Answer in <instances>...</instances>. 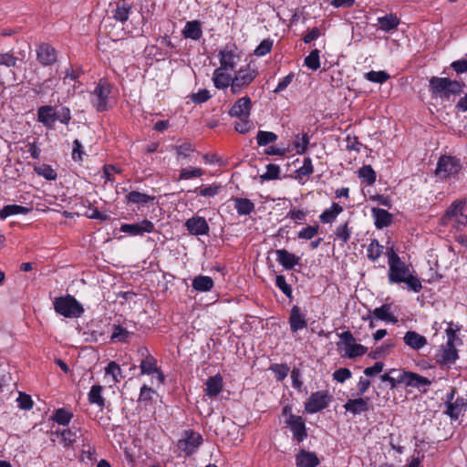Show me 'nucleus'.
Wrapping results in <instances>:
<instances>
[{
    "label": "nucleus",
    "instance_id": "1",
    "mask_svg": "<svg viewBox=\"0 0 467 467\" xmlns=\"http://www.w3.org/2000/svg\"><path fill=\"white\" fill-rule=\"evenodd\" d=\"M464 86L463 82L451 80L449 78L431 77L429 81L432 97L445 99H450L451 96L460 95Z\"/></svg>",
    "mask_w": 467,
    "mask_h": 467
},
{
    "label": "nucleus",
    "instance_id": "2",
    "mask_svg": "<svg viewBox=\"0 0 467 467\" xmlns=\"http://www.w3.org/2000/svg\"><path fill=\"white\" fill-rule=\"evenodd\" d=\"M53 305L57 314L67 318L79 317L84 313L82 305L70 295L56 297Z\"/></svg>",
    "mask_w": 467,
    "mask_h": 467
},
{
    "label": "nucleus",
    "instance_id": "3",
    "mask_svg": "<svg viewBox=\"0 0 467 467\" xmlns=\"http://www.w3.org/2000/svg\"><path fill=\"white\" fill-rule=\"evenodd\" d=\"M461 170L462 164L460 159L454 156L442 155L438 161L435 175L441 180H446L451 176L457 175Z\"/></svg>",
    "mask_w": 467,
    "mask_h": 467
},
{
    "label": "nucleus",
    "instance_id": "4",
    "mask_svg": "<svg viewBox=\"0 0 467 467\" xmlns=\"http://www.w3.org/2000/svg\"><path fill=\"white\" fill-rule=\"evenodd\" d=\"M389 257V280L390 283L400 284L410 274L409 268L401 262L400 256L394 252L393 248L388 251Z\"/></svg>",
    "mask_w": 467,
    "mask_h": 467
},
{
    "label": "nucleus",
    "instance_id": "5",
    "mask_svg": "<svg viewBox=\"0 0 467 467\" xmlns=\"http://www.w3.org/2000/svg\"><path fill=\"white\" fill-rule=\"evenodd\" d=\"M110 92L111 85L107 80L100 79L91 93V102L97 111L108 110V99Z\"/></svg>",
    "mask_w": 467,
    "mask_h": 467
},
{
    "label": "nucleus",
    "instance_id": "6",
    "mask_svg": "<svg viewBox=\"0 0 467 467\" xmlns=\"http://www.w3.org/2000/svg\"><path fill=\"white\" fill-rule=\"evenodd\" d=\"M333 397L328 390H319L311 393L305 403V410L309 414L319 412L329 406Z\"/></svg>",
    "mask_w": 467,
    "mask_h": 467
},
{
    "label": "nucleus",
    "instance_id": "7",
    "mask_svg": "<svg viewBox=\"0 0 467 467\" xmlns=\"http://www.w3.org/2000/svg\"><path fill=\"white\" fill-rule=\"evenodd\" d=\"M441 220L443 224H447L449 221L454 220L459 225L464 226L467 223L466 201L458 200L453 202L447 209Z\"/></svg>",
    "mask_w": 467,
    "mask_h": 467
},
{
    "label": "nucleus",
    "instance_id": "8",
    "mask_svg": "<svg viewBox=\"0 0 467 467\" xmlns=\"http://www.w3.org/2000/svg\"><path fill=\"white\" fill-rule=\"evenodd\" d=\"M202 443V437L200 433L192 430H186L178 441L177 446L186 455L190 456L197 451Z\"/></svg>",
    "mask_w": 467,
    "mask_h": 467
},
{
    "label": "nucleus",
    "instance_id": "9",
    "mask_svg": "<svg viewBox=\"0 0 467 467\" xmlns=\"http://www.w3.org/2000/svg\"><path fill=\"white\" fill-rule=\"evenodd\" d=\"M456 389L453 388L447 395L445 401V414L451 419L457 420L467 408V400L463 397L454 399Z\"/></svg>",
    "mask_w": 467,
    "mask_h": 467
},
{
    "label": "nucleus",
    "instance_id": "10",
    "mask_svg": "<svg viewBox=\"0 0 467 467\" xmlns=\"http://www.w3.org/2000/svg\"><path fill=\"white\" fill-rule=\"evenodd\" d=\"M256 71L249 68H240L232 78V93L239 94L244 88L248 87L256 78Z\"/></svg>",
    "mask_w": 467,
    "mask_h": 467
},
{
    "label": "nucleus",
    "instance_id": "11",
    "mask_svg": "<svg viewBox=\"0 0 467 467\" xmlns=\"http://www.w3.org/2000/svg\"><path fill=\"white\" fill-rule=\"evenodd\" d=\"M285 423L290 428L294 440L297 442H302L307 437L306 423L301 416L290 413Z\"/></svg>",
    "mask_w": 467,
    "mask_h": 467
},
{
    "label": "nucleus",
    "instance_id": "12",
    "mask_svg": "<svg viewBox=\"0 0 467 467\" xmlns=\"http://www.w3.org/2000/svg\"><path fill=\"white\" fill-rule=\"evenodd\" d=\"M155 230L154 223L148 219H144L137 223H124L120 226L119 231L130 235H142L145 233L150 234Z\"/></svg>",
    "mask_w": 467,
    "mask_h": 467
},
{
    "label": "nucleus",
    "instance_id": "13",
    "mask_svg": "<svg viewBox=\"0 0 467 467\" xmlns=\"http://www.w3.org/2000/svg\"><path fill=\"white\" fill-rule=\"evenodd\" d=\"M184 226L192 235H208L209 224L204 217L192 216L185 221Z\"/></svg>",
    "mask_w": 467,
    "mask_h": 467
},
{
    "label": "nucleus",
    "instance_id": "14",
    "mask_svg": "<svg viewBox=\"0 0 467 467\" xmlns=\"http://www.w3.org/2000/svg\"><path fill=\"white\" fill-rule=\"evenodd\" d=\"M459 358L458 350L454 343L446 342L436 355V361L441 365H451Z\"/></svg>",
    "mask_w": 467,
    "mask_h": 467
},
{
    "label": "nucleus",
    "instance_id": "15",
    "mask_svg": "<svg viewBox=\"0 0 467 467\" xmlns=\"http://www.w3.org/2000/svg\"><path fill=\"white\" fill-rule=\"evenodd\" d=\"M252 109V101L248 96L237 99L229 109V115L235 118L248 119Z\"/></svg>",
    "mask_w": 467,
    "mask_h": 467
},
{
    "label": "nucleus",
    "instance_id": "16",
    "mask_svg": "<svg viewBox=\"0 0 467 467\" xmlns=\"http://www.w3.org/2000/svg\"><path fill=\"white\" fill-rule=\"evenodd\" d=\"M400 380H403V384H405L407 387L417 389L429 387L431 384V381L428 378L419 375L415 372L405 370L400 375Z\"/></svg>",
    "mask_w": 467,
    "mask_h": 467
},
{
    "label": "nucleus",
    "instance_id": "17",
    "mask_svg": "<svg viewBox=\"0 0 467 467\" xmlns=\"http://www.w3.org/2000/svg\"><path fill=\"white\" fill-rule=\"evenodd\" d=\"M288 322L290 330L294 333L306 327L307 320L306 314L303 312L300 306L296 305L291 308Z\"/></svg>",
    "mask_w": 467,
    "mask_h": 467
},
{
    "label": "nucleus",
    "instance_id": "18",
    "mask_svg": "<svg viewBox=\"0 0 467 467\" xmlns=\"http://www.w3.org/2000/svg\"><path fill=\"white\" fill-rule=\"evenodd\" d=\"M36 57L43 66H51L57 62L56 49L48 44L43 43L36 49Z\"/></svg>",
    "mask_w": 467,
    "mask_h": 467
},
{
    "label": "nucleus",
    "instance_id": "19",
    "mask_svg": "<svg viewBox=\"0 0 467 467\" xmlns=\"http://www.w3.org/2000/svg\"><path fill=\"white\" fill-rule=\"evenodd\" d=\"M344 409L353 415L368 412L370 410L368 398L349 399L343 405Z\"/></svg>",
    "mask_w": 467,
    "mask_h": 467
},
{
    "label": "nucleus",
    "instance_id": "20",
    "mask_svg": "<svg viewBox=\"0 0 467 467\" xmlns=\"http://www.w3.org/2000/svg\"><path fill=\"white\" fill-rule=\"evenodd\" d=\"M276 261L285 269L291 270L299 264L300 258L285 249H277L275 251Z\"/></svg>",
    "mask_w": 467,
    "mask_h": 467
},
{
    "label": "nucleus",
    "instance_id": "21",
    "mask_svg": "<svg viewBox=\"0 0 467 467\" xmlns=\"http://www.w3.org/2000/svg\"><path fill=\"white\" fill-rule=\"evenodd\" d=\"M37 121L47 129H53L55 126V118L53 106L44 105L37 109Z\"/></svg>",
    "mask_w": 467,
    "mask_h": 467
},
{
    "label": "nucleus",
    "instance_id": "22",
    "mask_svg": "<svg viewBox=\"0 0 467 467\" xmlns=\"http://www.w3.org/2000/svg\"><path fill=\"white\" fill-rule=\"evenodd\" d=\"M403 340L408 347L414 350H420L427 345L426 337L412 330L405 333Z\"/></svg>",
    "mask_w": 467,
    "mask_h": 467
},
{
    "label": "nucleus",
    "instance_id": "23",
    "mask_svg": "<svg viewBox=\"0 0 467 467\" xmlns=\"http://www.w3.org/2000/svg\"><path fill=\"white\" fill-rule=\"evenodd\" d=\"M297 467H317L319 464V459L315 452L300 450L296 457Z\"/></svg>",
    "mask_w": 467,
    "mask_h": 467
},
{
    "label": "nucleus",
    "instance_id": "24",
    "mask_svg": "<svg viewBox=\"0 0 467 467\" xmlns=\"http://www.w3.org/2000/svg\"><path fill=\"white\" fill-rule=\"evenodd\" d=\"M218 57L220 60V68L225 71L234 69L237 56L233 50L223 49L219 52Z\"/></svg>",
    "mask_w": 467,
    "mask_h": 467
},
{
    "label": "nucleus",
    "instance_id": "25",
    "mask_svg": "<svg viewBox=\"0 0 467 467\" xmlns=\"http://www.w3.org/2000/svg\"><path fill=\"white\" fill-rule=\"evenodd\" d=\"M185 38L199 40L202 36V24L199 20L188 21L182 30Z\"/></svg>",
    "mask_w": 467,
    "mask_h": 467
},
{
    "label": "nucleus",
    "instance_id": "26",
    "mask_svg": "<svg viewBox=\"0 0 467 467\" xmlns=\"http://www.w3.org/2000/svg\"><path fill=\"white\" fill-rule=\"evenodd\" d=\"M372 214L375 219V226L378 229H383L392 223V214L384 209L372 208Z\"/></svg>",
    "mask_w": 467,
    "mask_h": 467
},
{
    "label": "nucleus",
    "instance_id": "27",
    "mask_svg": "<svg viewBox=\"0 0 467 467\" xmlns=\"http://www.w3.org/2000/svg\"><path fill=\"white\" fill-rule=\"evenodd\" d=\"M225 70L218 67L213 71V80L218 89H224L230 87L232 88V77L224 72Z\"/></svg>",
    "mask_w": 467,
    "mask_h": 467
},
{
    "label": "nucleus",
    "instance_id": "28",
    "mask_svg": "<svg viewBox=\"0 0 467 467\" xmlns=\"http://www.w3.org/2000/svg\"><path fill=\"white\" fill-rule=\"evenodd\" d=\"M223 189V186L220 183L213 182L208 185H202L200 187L195 188L194 190H189V192H197L199 196L204 198H213L218 195Z\"/></svg>",
    "mask_w": 467,
    "mask_h": 467
},
{
    "label": "nucleus",
    "instance_id": "29",
    "mask_svg": "<svg viewBox=\"0 0 467 467\" xmlns=\"http://www.w3.org/2000/svg\"><path fill=\"white\" fill-rule=\"evenodd\" d=\"M141 355L146 356L145 359H142L140 365L141 374L151 375L158 371L157 360L153 357L150 356L146 348H141Z\"/></svg>",
    "mask_w": 467,
    "mask_h": 467
},
{
    "label": "nucleus",
    "instance_id": "30",
    "mask_svg": "<svg viewBox=\"0 0 467 467\" xmlns=\"http://www.w3.org/2000/svg\"><path fill=\"white\" fill-rule=\"evenodd\" d=\"M192 285L195 291L208 292L213 289L214 282L212 277L200 275L193 278Z\"/></svg>",
    "mask_w": 467,
    "mask_h": 467
},
{
    "label": "nucleus",
    "instance_id": "31",
    "mask_svg": "<svg viewBox=\"0 0 467 467\" xmlns=\"http://www.w3.org/2000/svg\"><path fill=\"white\" fill-rule=\"evenodd\" d=\"M223 389V378L221 375L210 377L206 381L205 393L209 397H216Z\"/></svg>",
    "mask_w": 467,
    "mask_h": 467
},
{
    "label": "nucleus",
    "instance_id": "32",
    "mask_svg": "<svg viewBox=\"0 0 467 467\" xmlns=\"http://www.w3.org/2000/svg\"><path fill=\"white\" fill-rule=\"evenodd\" d=\"M131 5L127 3L125 0H119L116 3V8L114 11L113 17L121 23L126 22L130 14Z\"/></svg>",
    "mask_w": 467,
    "mask_h": 467
},
{
    "label": "nucleus",
    "instance_id": "33",
    "mask_svg": "<svg viewBox=\"0 0 467 467\" xmlns=\"http://www.w3.org/2000/svg\"><path fill=\"white\" fill-rule=\"evenodd\" d=\"M31 211V208L18 205V204H7L0 210V218L5 220L7 217L15 214H27Z\"/></svg>",
    "mask_w": 467,
    "mask_h": 467
},
{
    "label": "nucleus",
    "instance_id": "34",
    "mask_svg": "<svg viewBox=\"0 0 467 467\" xmlns=\"http://www.w3.org/2000/svg\"><path fill=\"white\" fill-rule=\"evenodd\" d=\"M379 28L385 32H389L398 27L400 25V19L396 15L388 14L384 16L378 18Z\"/></svg>",
    "mask_w": 467,
    "mask_h": 467
},
{
    "label": "nucleus",
    "instance_id": "35",
    "mask_svg": "<svg viewBox=\"0 0 467 467\" xmlns=\"http://www.w3.org/2000/svg\"><path fill=\"white\" fill-rule=\"evenodd\" d=\"M390 309L391 307L389 305L384 304L381 306L375 308L373 310V315L379 320L395 324L398 322V318L391 314Z\"/></svg>",
    "mask_w": 467,
    "mask_h": 467
},
{
    "label": "nucleus",
    "instance_id": "36",
    "mask_svg": "<svg viewBox=\"0 0 467 467\" xmlns=\"http://www.w3.org/2000/svg\"><path fill=\"white\" fill-rule=\"evenodd\" d=\"M234 202L239 215H248L254 210V203L247 198H234Z\"/></svg>",
    "mask_w": 467,
    "mask_h": 467
},
{
    "label": "nucleus",
    "instance_id": "37",
    "mask_svg": "<svg viewBox=\"0 0 467 467\" xmlns=\"http://www.w3.org/2000/svg\"><path fill=\"white\" fill-rule=\"evenodd\" d=\"M343 212V208L337 202H333L329 209H326L319 216L323 223H332L337 215Z\"/></svg>",
    "mask_w": 467,
    "mask_h": 467
},
{
    "label": "nucleus",
    "instance_id": "38",
    "mask_svg": "<svg viewBox=\"0 0 467 467\" xmlns=\"http://www.w3.org/2000/svg\"><path fill=\"white\" fill-rule=\"evenodd\" d=\"M78 433L79 430L76 427L63 430L62 431H56V435L61 438V442L64 446H71L78 437Z\"/></svg>",
    "mask_w": 467,
    "mask_h": 467
},
{
    "label": "nucleus",
    "instance_id": "39",
    "mask_svg": "<svg viewBox=\"0 0 467 467\" xmlns=\"http://www.w3.org/2000/svg\"><path fill=\"white\" fill-rule=\"evenodd\" d=\"M103 387L101 385H93L88 394L89 403L96 404L99 408L105 406V399L102 397Z\"/></svg>",
    "mask_w": 467,
    "mask_h": 467
},
{
    "label": "nucleus",
    "instance_id": "40",
    "mask_svg": "<svg viewBox=\"0 0 467 467\" xmlns=\"http://www.w3.org/2000/svg\"><path fill=\"white\" fill-rule=\"evenodd\" d=\"M53 113L55 118V122L59 121L64 125H68L70 122L72 116L71 110L67 106H62L60 108L53 107Z\"/></svg>",
    "mask_w": 467,
    "mask_h": 467
},
{
    "label": "nucleus",
    "instance_id": "41",
    "mask_svg": "<svg viewBox=\"0 0 467 467\" xmlns=\"http://www.w3.org/2000/svg\"><path fill=\"white\" fill-rule=\"evenodd\" d=\"M131 335H133L132 332L128 331L120 325H113V332L111 334L110 340L113 342L125 343L129 340Z\"/></svg>",
    "mask_w": 467,
    "mask_h": 467
},
{
    "label": "nucleus",
    "instance_id": "42",
    "mask_svg": "<svg viewBox=\"0 0 467 467\" xmlns=\"http://www.w3.org/2000/svg\"><path fill=\"white\" fill-rule=\"evenodd\" d=\"M155 199L154 196L148 195L146 193H142L137 191L130 192L128 195H126L127 202L136 203V204H146L150 202H152Z\"/></svg>",
    "mask_w": 467,
    "mask_h": 467
},
{
    "label": "nucleus",
    "instance_id": "43",
    "mask_svg": "<svg viewBox=\"0 0 467 467\" xmlns=\"http://www.w3.org/2000/svg\"><path fill=\"white\" fill-rule=\"evenodd\" d=\"M358 177L363 180L367 185H372L376 182V172L370 165H364L358 171Z\"/></svg>",
    "mask_w": 467,
    "mask_h": 467
},
{
    "label": "nucleus",
    "instance_id": "44",
    "mask_svg": "<svg viewBox=\"0 0 467 467\" xmlns=\"http://www.w3.org/2000/svg\"><path fill=\"white\" fill-rule=\"evenodd\" d=\"M383 246L376 239L371 240L367 249L368 258L375 262L383 253Z\"/></svg>",
    "mask_w": 467,
    "mask_h": 467
},
{
    "label": "nucleus",
    "instance_id": "45",
    "mask_svg": "<svg viewBox=\"0 0 467 467\" xmlns=\"http://www.w3.org/2000/svg\"><path fill=\"white\" fill-rule=\"evenodd\" d=\"M36 174L44 177L46 180L54 181L57 179V174L56 171L48 164H42L34 168Z\"/></svg>",
    "mask_w": 467,
    "mask_h": 467
},
{
    "label": "nucleus",
    "instance_id": "46",
    "mask_svg": "<svg viewBox=\"0 0 467 467\" xmlns=\"http://www.w3.org/2000/svg\"><path fill=\"white\" fill-rule=\"evenodd\" d=\"M319 53L318 49L312 50L309 55L305 57V66L313 71L317 70L320 67Z\"/></svg>",
    "mask_w": 467,
    "mask_h": 467
},
{
    "label": "nucleus",
    "instance_id": "47",
    "mask_svg": "<svg viewBox=\"0 0 467 467\" xmlns=\"http://www.w3.org/2000/svg\"><path fill=\"white\" fill-rule=\"evenodd\" d=\"M368 351V348L361 344L352 343L346 348L345 356L349 358H355L365 355Z\"/></svg>",
    "mask_w": 467,
    "mask_h": 467
},
{
    "label": "nucleus",
    "instance_id": "48",
    "mask_svg": "<svg viewBox=\"0 0 467 467\" xmlns=\"http://www.w3.org/2000/svg\"><path fill=\"white\" fill-rule=\"evenodd\" d=\"M105 374L112 377L113 383H118L122 378L121 368L115 361H110L105 368Z\"/></svg>",
    "mask_w": 467,
    "mask_h": 467
},
{
    "label": "nucleus",
    "instance_id": "49",
    "mask_svg": "<svg viewBox=\"0 0 467 467\" xmlns=\"http://www.w3.org/2000/svg\"><path fill=\"white\" fill-rule=\"evenodd\" d=\"M72 413L65 409H58L52 416V420L60 425L67 426L72 419Z\"/></svg>",
    "mask_w": 467,
    "mask_h": 467
},
{
    "label": "nucleus",
    "instance_id": "50",
    "mask_svg": "<svg viewBox=\"0 0 467 467\" xmlns=\"http://www.w3.org/2000/svg\"><path fill=\"white\" fill-rule=\"evenodd\" d=\"M270 370L275 373L276 380L283 381L287 377L290 368L286 363H282L272 364Z\"/></svg>",
    "mask_w": 467,
    "mask_h": 467
},
{
    "label": "nucleus",
    "instance_id": "51",
    "mask_svg": "<svg viewBox=\"0 0 467 467\" xmlns=\"http://www.w3.org/2000/svg\"><path fill=\"white\" fill-rule=\"evenodd\" d=\"M276 140L277 135L272 131L259 130L256 135V140L259 146H265L275 142Z\"/></svg>",
    "mask_w": 467,
    "mask_h": 467
},
{
    "label": "nucleus",
    "instance_id": "52",
    "mask_svg": "<svg viewBox=\"0 0 467 467\" xmlns=\"http://www.w3.org/2000/svg\"><path fill=\"white\" fill-rule=\"evenodd\" d=\"M202 169L198 167H189L182 169L179 175V180H190L192 178H199L203 175Z\"/></svg>",
    "mask_w": 467,
    "mask_h": 467
},
{
    "label": "nucleus",
    "instance_id": "53",
    "mask_svg": "<svg viewBox=\"0 0 467 467\" xmlns=\"http://www.w3.org/2000/svg\"><path fill=\"white\" fill-rule=\"evenodd\" d=\"M296 177H309L314 172V167L312 164V161L309 157H306L303 161V165L298 168L296 171Z\"/></svg>",
    "mask_w": 467,
    "mask_h": 467
},
{
    "label": "nucleus",
    "instance_id": "54",
    "mask_svg": "<svg viewBox=\"0 0 467 467\" xmlns=\"http://www.w3.org/2000/svg\"><path fill=\"white\" fill-rule=\"evenodd\" d=\"M280 167L276 164L270 163L266 166V172L260 176L262 181H273L279 179Z\"/></svg>",
    "mask_w": 467,
    "mask_h": 467
},
{
    "label": "nucleus",
    "instance_id": "55",
    "mask_svg": "<svg viewBox=\"0 0 467 467\" xmlns=\"http://www.w3.org/2000/svg\"><path fill=\"white\" fill-rule=\"evenodd\" d=\"M365 78L370 82L382 84L389 78V75L385 71L371 70L365 74Z\"/></svg>",
    "mask_w": 467,
    "mask_h": 467
},
{
    "label": "nucleus",
    "instance_id": "56",
    "mask_svg": "<svg viewBox=\"0 0 467 467\" xmlns=\"http://www.w3.org/2000/svg\"><path fill=\"white\" fill-rule=\"evenodd\" d=\"M309 144V136L306 133H304L302 138H299V135L296 136V140L294 141V146L298 154H304Z\"/></svg>",
    "mask_w": 467,
    "mask_h": 467
},
{
    "label": "nucleus",
    "instance_id": "57",
    "mask_svg": "<svg viewBox=\"0 0 467 467\" xmlns=\"http://www.w3.org/2000/svg\"><path fill=\"white\" fill-rule=\"evenodd\" d=\"M273 47V40L270 38L264 39L254 49V55L256 57H263L270 53Z\"/></svg>",
    "mask_w": 467,
    "mask_h": 467
},
{
    "label": "nucleus",
    "instance_id": "58",
    "mask_svg": "<svg viewBox=\"0 0 467 467\" xmlns=\"http://www.w3.org/2000/svg\"><path fill=\"white\" fill-rule=\"evenodd\" d=\"M335 234L343 243H348L351 236V228L348 227V223L346 222L345 223L337 226Z\"/></svg>",
    "mask_w": 467,
    "mask_h": 467
},
{
    "label": "nucleus",
    "instance_id": "59",
    "mask_svg": "<svg viewBox=\"0 0 467 467\" xmlns=\"http://www.w3.org/2000/svg\"><path fill=\"white\" fill-rule=\"evenodd\" d=\"M275 285L290 299H293L292 287L285 281V277L282 275H276Z\"/></svg>",
    "mask_w": 467,
    "mask_h": 467
},
{
    "label": "nucleus",
    "instance_id": "60",
    "mask_svg": "<svg viewBox=\"0 0 467 467\" xmlns=\"http://www.w3.org/2000/svg\"><path fill=\"white\" fill-rule=\"evenodd\" d=\"M319 231V225H308L298 232L297 236L299 239L310 240L317 234Z\"/></svg>",
    "mask_w": 467,
    "mask_h": 467
},
{
    "label": "nucleus",
    "instance_id": "61",
    "mask_svg": "<svg viewBox=\"0 0 467 467\" xmlns=\"http://www.w3.org/2000/svg\"><path fill=\"white\" fill-rule=\"evenodd\" d=\"M402 283H405L408 288L415 293L420 292L422 288L420 279L410 274L404 278Z\"/></svg>",
    "mask_w": 467,
    "mask_h": 467
},
{
    "label": "nucleus",
    "instance_id": "62",
    "mask_svg": "<svg viewBox=\"0 0 467 467\" xmlns=\"http://www.w3.org/2000/svg\"><path fill=\"white\" fill-rule=\"evenodd\" d=\"M17 57L11 53L0 54V66L7 67H15L16 66Z\"/></svg>",
    "mask_w": 467,
    "mask_h": 467
},
{
    "label": "nucleus",
    "instance_id": "63",
    "mask_svg": "<svg viewBox=\"0 0 467 467\" xmlns=\"http://www.w3.org/2000/svg\"><path fill=\"white\" fill-rule=\"evenodd\" d=\"M252 126L253 123L248 119L242 118L235 123L234 130L241 134H245L252 129Z\"/></svg>",
    "mask_w": 467,
    "mask_h": 467
},
{
    "label": "nucleus",
    "instance_id": "64",
    "mask_svg": "<svg viewBox=\"0 0 467 467\" xmlns=\"http://www.w3.org/2000/svg\"><path fill=\"white\" fill-rule=\"evenodd\" d=\"M351 376V371L347 368H338L333 373V379L340 383H343L345 380L350 379Z\"/></svg>",
    "mask_w": 467,
    "mask_h": 467
}]
</instances>
